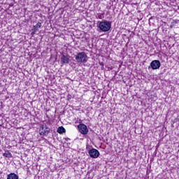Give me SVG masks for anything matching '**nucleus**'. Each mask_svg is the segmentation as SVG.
<instances>
[{"mask_svg": "<svg viewBox=\"0 0 179 179\" xmlns=\"http://www.w3.org/2000/svg\"><path fill=\"white\" fill-rule=\"evenodd\" d=\"M7 179H19V176L15 173H11L7 176Z\"/></svg>", "mask_w": 179, "mask_h": 179, "instance_id": "nucleus-8", "label": "nucleus"}, {"mask_svg": "<svg viewBox=\"0 0 179 179\" xmlns=\"http://www.w3.org/2000/svg\"><path fill=\"white\" fill-rule=\"evenodd\" d=\"M31 36H34V34H36V30H34V31L31 32Z\"/></svg>", "mask_w": 179, "mask_h": 179, "instance_id": "nucleus-13", "label": "nucleus"}, {"mask_svg": "<svg viewBox=\"0 0 179 179\" xmlns=\"http://www.w3.org/2000/svg\"><path fill=\"white\" fill-rule=\"evenodd\" d=\"M103 16H104V13L98 14V19H103Z\"/></svg>", "mask_w": 179, "mask_h": 179, "instance_id": "nucleus-12", "label": "nucleus"}, {"mask_svg": "<svg viewBox=\"0 0 179 179\" xmlns=\"http://www.w3.org/2000/svg\"><path fill=\"white\" fill-rule=\"evenodd\" d=\"M160 66H162V64L160 63V61L153 60L152 62H151L150 66L148 67V69H150V68H152V69L153 70L159 69Z\"/></svg>", "mask_w": 179, "mask_h": 179, "instance_id": "nucleus-4", "label": "nucleus"}, {"mask_svg": "<svg viewBox=\"0 0 179 179\" xmlns=\"http://www.w3.org/2000/svg\"><path fill=\"white\" fill-rule=\"evenodd\" d=\"M41 27V22H38L36 25L33 27V30H35V31H37L38 29Z\"/></svg>", "mask_w": 179, "mask_h": 179, "instance_id": "nucleus-11", "label": "nucleus"}, {"mask_svg": "<svg viewBox=\"0 0 179 179\" xmlns=\"http://www.w3.org/2000/svg\"><path fill=\"white\" fill-rule=\"evenodd\" d=\"M3 156L4 157H8V159H10V157H12V153H10V152H9V150H6V152L3 154Z\"/></svg>", "mask_w": 179, "mask_h": 179, "instance_id": "nucleus-10", "label": "nucleus"}, {"mask_svg": "<svg viewBox=\"0 0 179 179\" xmlns=\"http://www.w3.org/2000/svg\"><path fill=\"white\" fill-rule=\"evenodd\" d=\"M57 132L58 134H65L66 132V130H65V128H64V127L62 126L58 127Z\"/></svg>", "mask_w": 179, "mask_h": 179, "instance_id": "nucleus-9", "label": "nucleus"}, {"mask_svg": "<svg viewBox=\"0 0 179 179\" xmlns=\"http://www.w3.org/2000/svg\"><path fill=\"white\" fill-rule=\"evenodd\" d=\"M60 64H62V65H64V64H69V56L62 55L61 57Z\"/></svg>", "mask_w": 179, "mask_h": 179, "instance_id": "nucleus-7", "label": "nucleus"}, {"mask_svg": "<svg viewBox=\"0 0 179 179\" xmlns=\"http://www.w3.org/2000/svg\"><path fill=\"white\" fill-rule=\"evenodd\" d=\"M50 134V128L47 127V125H42L40 128V135H44L47 136Z\"/></svg>", "mask_w": 179, "mask_h": 179, "instance_id": "nucleus-5", "label": "nucleus"}, {"mask_svg": "<svg viewBox=\"0 0 179 179\" xmlns=\"http://www.w3.org/2000/svg\"><path fill=\"white\" fill-rule=\"evenodd\" d=\"M176 121H177V119H176V120H174V122H176Z\"/></svg>", "mask_w": 179, "mask_h": 179, "instance_id": "nucleus-14", "label": "nucleus"}, {"mask_svg": "<svg viewBox=\"0 0 179 179\" xmlns=\"http://www.w3.org/2000/svg\"><path fill=\"white\" fill-rule=\"evenodd\" d=\"M78 129L79 130V132L82 134L83 135H87V133L89 132V129H87V126L85 124H80L78 125Z\"/></svg>", "mask_w": 179, "mask_h": 179, "instance_id": "nucleus-3", "label": "nucleus"}, {"mask_svg": "<svg viewBox=\"0 0 179 179\" xmlns=\"http://www.w3.org/2000/svg\"><path fill=\"white\" fill-rule=\"evenodd\" d=\"M89 155L92 159H97L100 156V152L96 149L92 148L89 151Z\"/></svg>", "mask_w": 179, "mask_h": 179, "instance_id": "nucleus-6", "label": "nucleus"}, {"mask_svg": "<svg viewBox=\"0 0 179 179\" xmlns=\"http://www.w3.org/2000/svg\"><path fill=\"white\" fill-rule=\"evenodd\" d=\"M0 143H1V140H0Z\"/></svg>", "mask_w": 179, "mask_h": 179, "instance_id": "nucleus-15", "label": "nucleus"}, {"mask_svg": "<svg viewBox=\"0 0 179 179\" xmlns=\"http://www.w3.org/2000/svg\"><path fill=\"white\" fill-rule=\"evenodd\" d=\"M76 60L78 64H85L87 62V55L85 52H79L76 55Z\"/></svg>", "mask_w": 179, "mask_h": 179, "instance_id": "nucleus-2", "label": "nucleus"}, {"mask_svg": "<svg viewBox=\"0 0 179 179\" xmlns=\"http://www.w3.org/2000/svg\"><path fill=\"white\" fill-rule=\"evenodd\" d=\"M98 23L100 31L106 33L111 29V22L110 21L103 20L101 22H98Z\"/></svg>", "mask_w": 179, "mask_h": 179, "instance_id": "nucleus-1", "label": "nucleus"}]
</instances>
